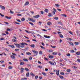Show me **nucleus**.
<instances>
[{"mask_svg": "<svg viewBox=\"0 0 80 80\" xmlns=\"http://www.w3.org/2000/svg\"><path fill=\"white\" fill-rule=\"evenodd\" d=\"M20 47L21 48H24L25 45H28V44L24 42L21 43H20Z\"/></svg>", "mask_w": 80, "mask_h": 80, "instance_id": "obj_1", "label": "nucleus"}, {"mask_svg": "<svg viewBox=\"0 0 80 80\" xmlns=\"http://www.w3.org/2000/svg\"><path fill=\"white\" fill-rule=\"evenodd\" d=\"M56 74L58 75V76H59V70H56Z\"/></svg>", "mask_w": 80, "mask_h": 80, "instance_id": "obj_2", "label": "nucleus"}, {"mask_svg": "<svg viewBox=\"0 0 80 80\" xmlns=\"http://www.w3.org/2000/svg\"><path fill=\"white\" fill-rule=\"evenodd\" d=\"M47 24L48 25L50 26V25H52V23L50 22H47Z\"/></svg>", "mask_w": 80, "mask_h": 80, "instance_id": "obj_3", "label": "nucleus"}, {"mask_svg": "<svg viewBox=\"0 0 80 80\" xmlns=\"http://www.w3.org/2000/svg\"><path fill=\"white\" fill-rule=\"evenodd\" d=\"M0 7H1V8L2 10H5V8L4 6L0 5Z\"/></svg>", "mask_w": 80, "mask_h": 80, "instance_id": "obj_4", "label": "nucleus"}, {"mask_svg": "<svg viewBox=\"0 0 80 80\" xmlns=\"http://www.w3.org/2000/svg\"><path fill=\"white\" fill-rule=\"evenodd\" d=\"M33 17L35 18H39V17H40V16L39 15H37L33 16Z\"/></svg>", "mask_w": 80, "mask_h": 80, "instance_id": "obj_5", "label": "nucleus"}, {"mask_svg": "<svg viewBox=\"0 0 80 80\" xmlns=\"http://www.w3.org/2000/svg\"><path fill=\"white\" fill-rule=\"evenodd\" d=\"M29 20L30 21L32 22H35V20L33 19L32 18H30Z\"/></svg>", "mask_w": 80, "mask_h": 80, "instance_id": "obj_6", "label": "nucleus"}, {"mask_svg": "<svg viewBox=\"0 0 80 80\" xmlns=\"http://www.w3.org/2000/svg\"><path fill=\"white\" fill-rule=\"evenodd\" d=\"M25 69H24V68H21V73H23V70H24Z\"/></svg>", "mask_w": 80, "mask_h": 80, "instance_id": "obj_7", "label": "nucleus"}, {"mask_svg": "<svg viewBox=\"0 0 80 80\" xmlns=\"http://www.w3.org/2000/svg\"><path fill=\"white\" fill-rule=\"evenodd\" d=\"M26 77H29L30 76V74L29 72H28L26 73Z\"/></svg>", "mask_w": 80, "mask_h": 80, "instance_id": "obj_8", "label": "nucleus"}, {"mask_svg": "<svg viewBox=\"0 0 80 80\" xmlns=\"http://www.w3.org/2000/svg\"><path fill=\"white\" fill-rule=\"evenodd\" d=\"M16 47H18V48H20V45L18 44H17L16 45Z\"/></svg>", "mask_w": 80, "mask_h": 80, "instance_id": "obj_9", "label": "nucleus"}, {"mask_svg": "<svg viewBox=\"0 0 80 80\" xmlns=\"http://www.w3.org/2000/svg\"><path fill=\"white\" fill-rule=\"evenodd\" d=\"M48 62L49 63L51 64V65H54V63H53V62L52 63V61H50Z\"/></svg>", "mask_w": 80, "mask_h": 80, "instance_id": "obj_10", "label": "nucleus"}, {"mask_svg": "<svg viewBox=\"0 0 80 80\" xmlns=\"http://www.w3.org/2000/svg\"><path fill=\"white\" fill-rule=\"evenodd\" d=\"M30 75L32 76V77H35V74H33L32 72H31V73H30Z\"/></svg>", "mask_w": 80, "mask_h": 80, "instance_id": "obj_11", "label": "nucleus"}, {"mask_svg": "<svg viewBox=\"0 0 80 80\" xmlns=\"http://www.w3.org/2000/svg\"><path fill=\"white\" fill-rule=\"evenodd\" d=\"M26 54L28 55H31L32 54L31 53L29 52H26Z\"/></svg>", "mask_w": 80, "mask_h": 80, "instance_id": "obj_12", "label": "nucleus"}, {"mask_svg": "<svg viewBox=\"0 0 80 80\" xmlns=\"http://www.w3.org/2000/svg\"><path fill=\"white\" fill-rule=\"evenodd\" d=\"M32 52H33V53H37V54H38V52L37 51H36L34 50H32Z\"/></svg>", "mask_w": 80, "mask_h": 80, "instance_id": "obj_13", "label": "nucleus"}, {"mask_svg": "<svg viewBox=\"0 0 80 80\" xmlns=\"http://www.w3.org/2000/svg\"><path fill=\"white\" fill-rule=\"evenodd\" d=\"M11 58H12V59H14L15 58V57L13 55H11Z\"/></svg>", "mask_w": 80, "mask_h": 80, "instance_id": "obj_14", "label": "nucleus"}, {"mask_svg": "<svg viewBox=\"0 0 80 80\" xmlns=\"http://www.w3.org/2000/svg\"><path fill=\"white\" fill-rule=\"evenodd\" d=\"M76 54L77 55H80V52H76Z\"/></svg>", "mask_w": 80, "mask_h": 80, "instance_id": "obj_15", "label": "nucleus"}, {"mask_svg": "<svg viewBox=\"0 0 80 80\" xmlns=\"http://www.w3.org/2000/svg\"><path fill=\"white\" fill-rule=\"evenodd\" d=\"M42 75H44V77H45L46 76V75H47V73H45L44 72H42Z\"/></svg>", "mask_w": 80, "mask_h": 80, "instance_id": "obj_16", "label": "nucleus"}, {"mask_svg": "<svg viewBox=\"0 0 80 80\" xmlns=\"http://www.w3.org/2000/svg\"><path fill=\"white\" fill-rule=\"evenodd\" d=\"M29 4V2L28 1H27L26 2L25 4L24 5H28Z\"/></svg>", "mask_w": 80, "mask_h": 80, "instance_id": "obj_17", "label": "nucleus"}, {"mask_svg": "<svg viewBox=\"0 0 80 80\" xmlns=\"http://www.w3.org/2000/svg\"><path fill=\"white\" fill-rule=\"evenodd\" d=\"M54 57L53 56H49V58H54Z\"/></svg>", "mask_w": 80, "mask_h": 80, "instance_id": "obj_18", "label": "nucleus"}, {"mask_svg": "<svg viewBox=\"0 0 80 80\" xmlns=\"http://www.w3.org/2000/svg\"><path fill=\"white\" fill-rule=\"evenodd\" d=\"M58 24H60V25H62V22H61V21H60L58 22Z\"/></svg>", "mask_w": 80, "mask_h": 80, "instance_id": "obj_19", "label": "nucleus"}, {"mask_svg": "<svg viewBox=\"0 0 80 80\" xmlns=\"http://www.w3.org/2000/svg\"><path fill=\"white\" fill-rule=\"evenodd\" d=\"M5 18H7V19H11V18H12L8 17V16H5Z\"/></svg>", "mask_w": 80, "mask_h": 80, "instance_id": "obj_20", "label": "nucleus"}, {"mask_svg": "<svg viewBox=\"0 0 80 80\" xmlns=\"http://www.w3.org/2000/svg\"><path fill=\"white\" fill-rule=\"evenodd\" d=\"M59 36L61 38H63V35H62V34H59Z\"/></svg>", "mask_w": 80, "mask_h": 80, "instance_id": "obj_21", "label": "nucleus"}, {"mask_svg": "<svg viewBox=\"0 0 80 80\" xmlns=\"http://www.w3.org/2000/svg\"><path fill=\"white\" fill-rule=\"evenodd\" d=\"M52 54L54 55H57V52H52Z\"/></svg>", "mask_w": 80, "mask_h": 80, "instance_id": "obj_22", "label": "nucleus"}, {"mask_svg": "<svg viewBox=\"0 0 80 80\" xmlns=\"http://www.w3.org/2000/svg\"><path fill=\"white\" fill-rule=\"evenodd\" d=\"M72 68H74V69H77V68L76 67V66H72Z\"/></svg>", "mask_w": 80, "mask_h": 80, "instance_id": "obj_23", "label": "nucleus"}, {"mask_svg": "<svg viewBox=\"0 0 80 80\" xmlns=\"http://www.w3.org/2000/svg\"><path fill=\"white\" fill-rule=\"evenodd\" d=\"M23 60L24 61H25V62H28V59H27L23 58Z\"/></svg>", "mask_w": 80, "mask_h": 80, "instance_id": "obj_24", "label": "nucleus"}, {"mask_svg": "<svg viewBox=\"0 0 80 80\" xmlns=\"http://www.w3.org/2000/svg\"><path fill=\"white\" fill-rule=\"evenodd\" d=\"M30 47H32V48H34V47H35V45L33 44H32L31 45H30Z\"/></svg>", "mask_w": 80, "mask_h": 80, "instance_id": "obj_25", "label": "nucleus"}, {"mask_svg": "<svg viewBox=\"0 0 80 80\" xmlns=\"http://www.w3.org/2000/svg\"><path fill=\"white\" fill-rule=\"evenodd\" d=\"M68 40H69V41H71L72 40V39L71 38H67Z\"/></svg>", "mask_w": 80, "mask_h": 80, "instance_id": "obj_26", "label": "nucleus"}, {"mask_svg": "<svg viewBox=\"0 0 80 80\" xmlns=\"http://www.w3.org/2000/svg\"><path fill=\"white\" fill-rule=\"evenodd\" d=\"M44 11L45 12H46V13H48V9H45L44 10Z\"/></svg>", "mask_w": 80, "mask_h": 80, "instance_id": "obj_27", "label": "nucleus"}, {"mask_svg": "<svg viewBox=\"0 0 80 80\" xmlns=\"http://www.w3.org/2000/svg\"><path fill=\"white\" fill-rule=\"evenodd\" d=\"M54 19H55V20H58V18L55 17H54Z\"/></svg>", "mask_w": 80, "mask_h": 80, "instance_id": "obj_28", "label": "nucleus"}, {"mask_svg": "<svg viewBox=\"0 0 80 80\" xmlns=\"http://www.w3.org/2000/svg\"><path fill=\"white\" fill-rule=\"evenodd\" d=\"M20 65H24V62H21L20 63Z\"/></svg>", "mask_w": 80, "mask_h": 80, "instance_id": "obj_29", "label": "nucleus"}, {"mask_svg": "<svg viewBox=\"0 0 80 80\" xmlns=\"http://www.w3.org/2000/svg\"><path fill=\"white\" fill-rule=\"evenodd\" d=\"M9 47H12V48H14L15 47L13 45H9Z\"/></svg>", "mask_w": 80, "mask_h": 80, "instance_id": "obj_30", "label": "nucleus"}, {"mask_svg": "<svg viewBox=\"0 0 80 80\" xmlns=\"http://www.w3.org/2000/svg\"><path fill=\"white\" fill-rule=\"evenodd\" d=\"M25 69L26 71H29V69L27 68H25Z\"/></svg>", "mask_w": 80, "mask_h": 80, "instance_id": "obj_31", "label": "nucleus"}, {"mask_svg": "<svg viewBox=\"0 0 80 80\" xmlns=\"http://www.w3.org/2000/svg\"><path fill=\"white\" fill-rule=\"evenodd\" d=\"M60 74L61 75H65V73H64V72H60Z\"/></svg>", "mask_w": 80, "mask_h": 80, "instance_id": "obj_32", "label": "nucleus"}, {"mask_svg": "<svg viewBox=\"0 0 80 80\" xmlns=\"http://www.w3.org/2000/svg\"><path fill=\"white\" fill-rule=\"evenodd\" d=\"M70 52H71V53H74L75 52V51L73 50H71L70 51Z\"/></svg>", "mask_w": 80, "mask_h": 80, "instance_id": "obj_33", "label": "nucleus"}, {"mask_svg": "<svg viewBox=\"0 0 80 80\" xmlns=\"http://www.w3.org/2000/svg\"><path fill=\"white\" fill-rule=\"evenodd\" d=\"M51 47L52 48H56V46H53L51 45Z\"/></svg>", "mask_w": 80, "mask_h": 80, "instance_id": "obj_34", "label": "nucleus"}, {"mask_svg": "<svg viewBox=\"0 0 80 80\" xmlns=\"http://www.w3.org/2000/svg\"><path fill=\"white\" fill-rule=\"evenodd\" d=\"M69 44L70 45H73V44L72 42H69Z\"/></svg>", "mask_w": 80, "mask_h": 80, "instance_id": "obj_35", "label": "nucleus"}, {"mask_svg": "<svg viewBox=\"0 0 80 80\" xmlns=\"http://www.w3.org/2000/svg\"><path fill=\"white\" fill-rule=\"evenodd\" d=\"M71 71V70H70V69H68L67 70V72H70Z\"/></svg>", "mask_w": 80, "mask_h": 80, "instance_id": "obj_36", "label": "nucleus"}, {"mask_svg": "<svg viewBox=\"0 0 80 80\" xmlns=\"http://www.w3.org/2000/svg\"><path fill=\"white\" fill-rule=\"evenodd\" d=\"M55 6H56V7H60V5H59L58 4H55Z\"/></svg>", "mask_w": 80, "mask_h": 80, "instance_id": "obj_37", "label": "nucleus"}, {"mask_svg": "<svg viewBox=\"0 0 80 80\" xmlns=\"http://www.w3.org/2000/svg\"><path fill=\"white\" fill-rule=\"evenodd\" d=\"M10 13L12 14H13L14 12H13L12 11V10H10Z\"/></svg>", "mask_w": 80, "mask_h": 80, "instance_id": "obj_38", "label": "nucleus"}, {"mask_svg": "<svg viewBox=\"0 0 80 80\" xmlns=\"http://www.w3.org/2000/svg\"><path fill=\"white\" fill-rule=\"evenodd\" d=\"M12 41H13V42H17V41H16V40L13 39H12Z\"/></svg>", "mask_w": 80, "mask_h": 80, "instance_id": "obj_39", "label": "nucleus"}, {"mask_svg": "<svg viewBox=\"0 0 80 80\" xmlns=\"http://www.w3.org/2000/svg\"><path fill=\"white\" fill-rule=\"evenodd\" d=\"M40 47L42 49H45V48L43 47V46H40Z\"/></svg>", "mask_w": 80, "mask_h": 80, "instance_id": "obj_40", "label": "nucleus"}, {"mask_svg": "<svg viewBox=\"0 0 80 80\" xmlns=\"http://www.w3.org/2000/svg\"><path fill=\"white\" fill-rule=\"evenodd\" d=\"M67 56H68V57H70V53H68L66 55Z\"/></svg>", "mask_w": 80, "mask_h": 80, "instance_id": "obj_41", "label": "nucleus"}, {"mask_svg": "<svg viewBox=\"0 0 80 80\" xmlns=\"http://www.w3.org/2000/svg\"><path fill=\"white\" fill-rule=\"evenodd\" d=\"M59 77L60 78L62 79V78H63V76H59Z\"/></svg>", "mask_w": 80, "mask_h": 80, "instance_id": "obj_42", "label": "nucleus"}, {"mask_svg": "<svg viewBox=\"0 0 80 80\" xmlns=\"http://www.w3.org/2000/svg\"><path fill=\"white\" fill-rule=\"evenodd\" d=\"M29 24H30L31 25H32V26H33V25H34V24H33V23H32V22H29Z\"/></svg>", "mask_w": 80, "mask_h": 80, "instance_id": "obj_43", "label": "nucleus"}, {"mask_svg": "<svg viewBox=\"0 0 80 80\" xmlns=\"http://www.w3.org/2000/svg\"><path fill=\"white\" fill-rule=\"evenodd\" d=\"M12 68H13V67H11V66H9L8 67L9 69H12Z\"/></svg>", "mask_w": 80, "mask_h": 80, "instance_id": "obj_44", "label": "nucleus"}, {"mask_svg": "<svg viewBox=\"0 0 80 80\" xmlns=\"http://www.w3.org/2000/svg\"><path fill=\"white\" fill-rule=\"evenodd\" d=\"M21 20L22 22H23L25 21V18H22L21 19Z\"/></svg>", "mask_w": 80, "mask_h": 80, "instance_id": "obj_45", "label": "nucleus"}, {"mask_svg": "<svg viewBox=\"0 0 80 80\" xmlns=\"http://www.w3.org/2000/svg\"><path fill=\"white\" fill-rule=\"evenodd\" d=\"M48 17H52V15H51V13H49L48 15Z\"/></svg>", "mask_w": 80, "mask_h": 80, "instance_id": "obj_46", "label": "nucleus"}, {"mask_svg": "<svg viewBox=\"0 0 80 80\" xmlns=\"http://www.w3.org/2000/svg\"><path fill=\"white\" fill-rule=\"evenodd\" d=\"M29 60H32V57L31 56L30 57H29Z\"/></svg>", "mask_w": 80, "mask_h": 80, "instance_id": "obj_47", "label": "nucleus"}, {"mask_svg": "<svg viewBox=\"0 0 80 80\" xmlns=\"http://www.w3.org/2000/svg\"><path fill=\"white\" fill-rule=\"evenodd\" d=\"M25 31L28 33H31V32H28V31H27V30H25Z\"/></svg>", "mask_w": 80, "mask_h": 80, "instance_id": "obj_48", "label": "nucleus"}, {"mask_svg": "<svg viewBox=\"0 0 80 80\" xmlns=\"http://www.w3.org/2000/svg\"><path fill=\"white\" fill-rule=\"evenodd\" d=\"M38 67H39V68H42V66H38Z\"/></svg>", "mask_w": 80, "mask_h": 80, "instance_id": "obj_49", "label": "nucleus"}, {"mask_svg": "<svg viewBox=\"0 0 80 80\" xmlns=\"http://www.w3.org/2000/svg\"><path fill=\"white\" fill-rule=\"evenodd\" d=\"M78 42H75V45H78Z\"/></svg>", "mask_w": 80, "mask_h": 80, "instance_id": "obj_50", "label": "nucleus"}, {"mask_svg": "<svg viewBox=\"0 0 80 80\" xmlns=\"http://www.w3.org/2000/svg\"><path fill=\"white\" fill-rule=\"evenodd\" d=\"M69 33H70V34H71V35H73V33H72V32L71 31L69 32Z\"/></svg>", "mask_w": 80, "mask_h": 80, "instance_id": "obj_51", "label": "nucleus"}, {"mask_svg": "<svg viewBox=\"0 0 80 80\" xmlns=\"http://www.w3.org/2000/svg\"><path fill=\"white\" fill-rule=\"evenodd\" d=\"M42 31H44V32H47V30L45 29H42Z\"/></svg>", "mask_w": 80, "mask_h": 80, "instance_id": "obj_52", "label": "nucleus"}, {"mask_svg": "<svg viewBox=\"0 0 80 80\" xmlns=\"http://www.w3.org/2000/svg\"><path fill=\"white\" fill-rule=\"evenodd\" d=\"M57 10H58V11H59V12H61V11H62L61 10V9H59V8H57Z\"/></svg>", "mask_w": 80, "mask_h": 80, "instance_id": "obj_53", "label": "nucleus"}, {"mask_svg": "<svg viewBox=\"0 0 80 80\" xmlns=\"http://www.w3.org/2000/svg\"><path fill=\"white\" fill-rule=\"evenodd\" d=\"M14 23H16V24H18V25H20V23H18V22H14Z\"/></svg>", "mask_w": 80, "mask_h": 80, "instance_id": "obj_54", "label": "nucleus"}, {"mask_svg": "<svg viewBox=\"0 0 80 80\" xmlns=\"http://www.w3.org/2000/svg\"><path fill=\"white\" fill-rule=\"evenodd\" d=\"M28 47H26V48H25V49L27 50H28Z\"/></svg>", "mask_w": 80, "mask_h": 80, "instance_id": "obj_55", "label": "nucleus"}, {"mask_svg": "<svg viewBox=\"0 0 80 80\" xmlns=\"http://www.w3.org/2000/svg\"><path fill=\"white\" fill-rule=\"evenodd\" d=\"M32 41H34V42H37V41L36 40H35L34 39H32Z\"/></svg>", "mask_w": 80, "mask_h": 80, "instance_id": "obj_56", "label": "nucleus"}, {"mask_svg": "<svg viewBox=\"0 0 80 80\" xmlns=\"http://www.w3.org/2000/svg\"><path fill=\"white\" fill-rule=\"evenodd\" d=\"M17 21H18V22H21V21H20V19H17Z\"/></svg>", "mask_w": 80, "mask_h": 80, "instance_id": "obj_57", "label": "nucleus"}, {"mask_svg": "<svg viewBox=\"0 0 80 80\" xmlns=\"http://www.w3.org/2000/svg\"><path fill=\"white\" fill-rule=\"evenodd\" d=\"M39 54L42 55V51H40L39 52Z\"/></svg>", "mask_w": 80, "mask_h": 80, "instance_id": "obj_58", "label": "nucleus"}, {"mask_svg": "<svg viewBox=\"0 0 80 80\" xmlns=\"http://www.w3.org/2000/svg\"><path fill=\"white\" fill-rule=\"evenodd\" d=\"M39 25H41L42 24V22H38V23Z\"/></svg>", "mask_w": 80, "mask_h": 80, "instance_id": "obj_59", "label": "nucleus"}, {"mask_svg": "<svg viewBox=\"0 0 80 80\" xmlns=\"http://www.w3.org/2000/svg\"><path fill=\"white\" fill-rule=\"evenodd\" d=\"M62 15H63V16L64 17H67L66 15L65 14H62Z\"/></svg>", "mask_w": 80, "mask_h": 80, "instance_id": "obj_60", "label": "nucleus"}, {"mask_svg": "<svg viewBox=\"0 0 80 80\" xmlns=\"http://www.w3.org/2000/svg\"><path fill=\"white\" fill-rule=\"evenodd\" d=\"M53 15H55V12L52 11V12Z\"/></svg>", "mask_w": 80, "mask_h": 80, "instance_id": "obj_61", "label": "nucleus"}, {"mask_svg": "<svg viewBox=\"0 0 80 80\" xmlns=\"http://www.w3.org/2000/svg\"><path fill=\"white\" fill-rule=\"evenodd\" d=\"M77 61H78V62H79V63H80V59H78L77 60Z\"/></svg>", "mask_w": 80, "mask_h": 80, "instance_id": "obj_62", "label": "nucleus"}, {"mask_svg": "<svg viewBox=\"0 0 80 80\" xmlns=\"http://www.w3.org/2000/svg\"><path fill=\"white\" fill-rule=\"evenodd\" d=\"M15 51H16V52L17 51H19V49H15Z\"/></svg>", "mask_w": 80, "mask_h": 80, "instance_id": "obj_63", "label": "nucleus"}, {"mask_svg": "<svg viewBox=\"0 0 80 80\" xmlns=\"http://www.w3.org/2000/svg\"><path fill=\"white\" fill-rule=\"evenodd\" d=\"M41 14H42L43 15V11H41Z\"/></svg>", "mask_w": 80, "mask_h": 80, "instance_id": "obj_64", "label": "nucleus"}]
</instances>
